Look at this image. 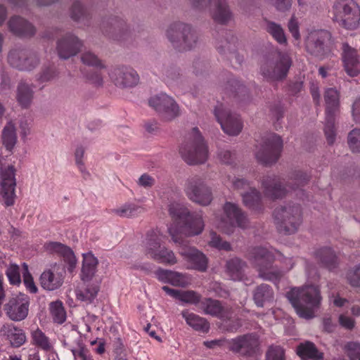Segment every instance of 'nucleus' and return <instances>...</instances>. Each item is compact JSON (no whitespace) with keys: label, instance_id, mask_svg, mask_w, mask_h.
<instances>
[{"label":"nucleus","instance_id":"nucleus-59","mask_svg":"<svg viewBox=\"0 0 360 360\" xmlns=\"http://www.w3.org/2000/svg\"><path fill=\"white\" fill-rule=\"evenodd\" d=\"M6 275L11 285L20 283V268L17 264H11L6 269Z\"/></svg>","mask_w":360,"mask_h":360},{"label":"nucleus","instance_id":"nucleus-15","mask_svg":"<svg viewBox=\"0 0 360 360\" xmlns=\"http://www.w3.org/2000/svg\"><path fill=\"white\" fill-rule=\"evenodd\" d=\"M195 8L203 10L210 8L211 15L214 22L225 25L232 18L231 11L226 0H189Z\"/></svg>","mask_w":360,"mask_h":360},{"label":"nucleus","instance_id":"nucleus-31","mask_svg":"<svg viewBox=\"0 0 360 360\" xmlns=\"http://www.w3.org/2000/svg\"><path fill=\"white\" fill-rule=\"evenodd\" d=\"M162 289L167 295L181 301L182 302L194 305L199 304V307L200 306V302L202 300V297L199 293L194 290H176L170 288L167 285H164Z\"/></svg>","mask_w":360,"mask_h":360},{"label":"nucleus","instance_id":"nucleus-26","mask_svg":"<svg viewBox=\"0 0 360 360\" xmlns=\"http://www.w3.org/2000/svg\"><path fill=\"white\" fill-rule=\"evenodd\" d=\"M262 187L264 195L271 200L281 199L287 193V190L282 186L280 178L275 175L264 177Z\"/></svg>","mask_w":360,"mask_h":360},{"label":"nucleus","instance_id":"nucleus-28","mask_svg":"<svg viewBox=\"0 0 360 360\" xmlns=\"http://www.w3.org/2000/svg\"><path fill=\"white\" fill-rule=\"evenodd\" d=\"M8 25L9 30L16 36L30 37L36 32L35 27L30 22L19 16L12 17Z\"/></svg>","mask_w":360,"mask_h":360},{"label":"nucleus","instance_id":"nucleus-7","mask_svg":"<svg viewBox=\"0 0 360 360\" xmlns=\"http://www.w3.org/2000/svg\"><path fill=\"white\" fill-rule=\"evenodd\" d=\"M167 37L173 47L179 51L193 49L198 40L193 28L181 22H174L169 26L167 30Z\"/></svg>","mask_w":360,"mask_h":360},{"label":"nucleus","instance_id":"nucleus-56","mask_svg":"<svg viewBox=\"0 0 360 360\" xmlns=\"http://www.w3.org/2000/svg\"><path fill=\"white\" fill-rule=\"evenodd\" d=\"M347 143L352 153H360V129H354L349 133Z\"/></svg>","mask_w":360,"mask_h":360},{"label":"nucleus","instance_id":"nucleus-5","mask_svg":"<svg viewBox=\"0 0 360 360\" xmlns=\"http://www.w3.org/2000/svg\"><path fill=\"white\" fill-rule=\"evenodd\" d=\"M273 215L276 228L281 233H295L302 223V210L299 205L287 204L276 207Z\"/></svg>","mask_w":360,"mask_h":360},{"label":"nucleus","instance_id":"nucleus-36","mask_svg":"<svg viewBox=\"0 0 360 360\" xmlns=\"http://www.w3.org/2000/svg\"><path fill=\"white\" fill-rule=\"evenodd\" d=\"M160 234L158 230H150L146 233V239L143 241L145 253L152 259L155 257L158 252L162 248L160 245Z\"/></svg>","mask_w":360,"mask_h":360},{"label":"nucleus","instance_id":"nucleus-45","mask_svg":"<svg viewBox=\"0 0 360 360\" xmlns=\"http://www.w3.org/2000/svg\"><path fill=\"white\" fill-rule=\"evenodd\" d=\"M17 141V136L14 125L8 122L2 131V142L7 150L11 152Z\"/></svg>","mask_w":360,"mask_h":360},{"label":"nucleus","instance_id":"nucleus-29","mask_svg":"<svg viewBox=\"0 0 360 360\" xmlns=\"http://www.w3.org/2000/svg\"><path fill=\"white\" fill-rule=\"evenodd\" d=\"M314 255L321 265L329 271H333L338 268L340 260L332 248H321L314 252Z\"/></svg>","mask_w":360,"mask_h":360},{"label":"nucleus","instance_id":"nucleus-33","mask_svg":"<svg viewBox=\"0 0 360 360\" xmlns=\"http://www.w3.org/2000/svg\"><path fill=\"white\" fill-rule=\"evenodd\" d=\"M181 315L185 319L186 323L193 330L201 333H207L209 331L210 325L205 318L191 312L187 309L183 310Z\"/></svg>","mask_w":360,"mask_h":360},{"label":"nucleus","instance_id":"nucleus-27","mask_svg":"<svg viewBox=\"0 0 360 360\" xmlns=\"http://www.w3.org/2000/svg\"><path fill=\"white\" fill-rule=\"evenodd\" d=\"M182 223L181 231L186 236H195L200 234L205 226L202 217L198 213L190 212Z\"/></svg>","mask_w":360,"mask_h":360},{"label":"nucleus","instance_id":"nucleus-54","mask_svg":"<svg viewBox=\"0 0 360 360\" xmlns=\"http://www.w3.org/2000/svg\"><path fill=\"white\" fill-rule=\"evenodd\" d=\"M169 213L170 216L176 220H179L181 222L188 217V214L190 213L186 207L178 204L171 203L169 205Z\"/></svg>","mask_w":360,"mask_h":360},{"label":"nucleus","instance_id":"nucleus-55","mask_svg":"<svg viewBox=\"0 0 360 360\" xmlns=\"http://www.w3.org/2000/svg\"><path fill=\"white\" fill-rule=\"evenodd\" d=\"M70 17L74 21H81L88 18L86 9L78 1L73 3L70 9Z\"/></svg>","mask_w":360,"mask_h":360},{"label":"nucleus","instance_id":"nucleus-19","mask_svg":"<svg viewBox=\"0 0 360 360\" xmlns=\"http://www.w3.org/2000/svg\"><path fill=\"white\" fill-rule=\"evenodd\" d=\"M11 66L22 71H30L37 67L39 60L37 54L25 49H13L8 55Z\"/></svg>","mask_w":360,"mask_h":360},{"label":"nucleus","instance_id":"nucleus-47","mask_svg":"<svg viewBox=\"0 0 360 360\" xmlns=\"http://www.w3.org/2000/svg\"><path fill=\"white\" fill-rule=\"evenodd\" d=\"M266 31L280 44H285L287 39L281 25L273 21L266 20Z\"/></svg>","mask_w":360,"mask_h":360},{"label":"nucleus","instance_id":"nucleus-61","mask_svg":"<svg viewBox=\"0 0 360 360\" xmlns=\"http://www.w3.org/2000/svg\"><path fill=\"white\" fill-rule=\"evenodd\" d=\"M266 360H285L284 349L280 346H271L266 354Z\"/></svg>","mask_w":360,"mask_h":360},{"label":"nucleus","instance_id":"nucleus-41","mask_svg":"<svg viewBox=\"0 0 360 360\" xmlns=\"http://www.w3.org/2000/svg\"><path fill=\"white\" fill-rule=\"evenodd\" d=\"M84 286L76 291L77 298L91 303L97 296L100 290L98 282L84 281Z\"/></svg>","mask_w":360,"mask_h":360},{"label":"nucleus","instance_id":"nucleus-50","mask_svg":"<svg viewBox=\"0 0 360 360\" xmlns=\"http://www.w3.org/2000/svg\"><path fill=\"white\" fill-rule=\"evenodd\" d=\"M76 342L77 347L70 349L75 359L79 358L82 360H94L89 350L80 338H78Z\"/></svg>","mask_w":360,"mask_h":360},{"label":"nucleus","instance_id":"nucleus-63","mask_svg":"<svg viewBox=\"0 0 360 360\" xmlns=\"http://www.w3.org/2000/svg\"><path fill=\"white\" fill-rule=\"evenodd\" d=\"M25 272L23 273V282L27 291L30 293L35 294L38 291V288L36 286L31 274L28 271L27 265L23 264Z\"/></svg>","mask_w":360,"mask_h":360},{"label":"nucleus","instance_id":"nucleus-34","mask_svg":"<svg viewBox=\"0 0 360 360\" xmlns=\"http://www.w3.org/2000/svg\"><path fill=\"white\" fill-rule=\"evenodd\" d=\"M247 264L238 257L231 258L226 261V273L233 281H241L245 276Z\"/></svg>","mask_w":360,"mask_h":360},{"label":"nucleus","instance_id":"nucleus-53","mask_svg":"<svg viewBox=\"0 0 360 360\" xmlns=\"http://www.w3.org/2000/svg\"><path fill=\"white\" fill-rule=\"evenodd\" d=\"M229 86L231 87V91L234 94V97H242L240 101H244L246 98H249V93L247 88L240 84L239 81L236 79H232L229 81Z\"/></svg>","mask_w":360,"mask_h":360},{"label":"nucleus","instance_id":"nucleus-20","mask_svg":"<svg viewBox=\"0 0 360 360\" xmlns=\"http://www.w3.org/2000/svg\"><path fill=\"white\" fill-rule=\"evenodd\" d=\"M329 38V33L324 30L310 32L305 41L307 51L319 58H324L329 51L327 46Z\"/></svg>","mask_w":360,"mask_h":360},{"label":"nucleus","instance_id":"nucleus-25","mask_svg":"<svg viewBox=\"0 0 360 360\" xmlns=\"http://www.w3.org/2000/svg\"><path fill=\"white\" fill-rule=\"evenodd\" d=\"M342 60L344 70L349 77H354L359 75L360 59L356 49L349 46L347 44H343Z\"/></svg>","mask_w":360,"mask_h":360},{"label":"nucleus","instance_id":"nucleus-44","mask_svg":"<svg viewBox=\"0 0 360 360\" xmlns=\"http://www.w3.org/2000/svg\"><path fill=\"white\" fill-rule=\"evenodd\" d=\"M46 251L50 253H57L62 255L63 257L70 260V262L75 264V255L72 250L59 242H49L44 245Z\"/></svg>","mask_w":360,"mask_h":360},{"label":"nucleus","instance_id":"nucleus-38","mask_svg":"<svg viewBox=\"0 0 360 360\" xmlns=\"http://www.w3.org/2000/svg\"><path fill=\"white\" fill-rule=\"evenodd\" d=\"M274 292L272 288L266 283L257 286L253 291V300L258 307H263L266 302L274 300Z\"/></svg>","mask_w":360,"mask_h":360},{"label":"nucleus","instance_id":"nucleus-9","mask_svg":"<svg viewBox=\"0 0 360 360\" xmlns=\"http://www.w3.org/2000/svg\"><path fill=\"white\" fill-rule=\"evenodd\" d=\"M334 20L342 27L354 30L360 25V8L354 0H339L334 6Z\"/></svg>","mask_w":360,"mask_h":360},{"label":"nucleus","instance_id":"nucleus-24","mask_svg":"<svg viewBox=\"0 0 360 360\" xmlns=\"http://www.w3.org/2000/svg\"><path fill=\"white\" fill-rule=\"evenodd\" d=\"M82 42L72 34H67L58 41L57 51L59 57L68 59L75 56L82 49Z\"/></svg>","mask_w":360,"mask_h":360},{"label":"nucleus","instance_id":"nucleus-12","mask_svg":"<svg viewBox=\"0 0 360 360\" xmlns=\"http://www.w3.org/2000/svg\"><path fill=\"white\" fill-rule=\"evenodd\" d=\"M339 92L335 88H328L324 92L326 120L324 133L329 145L335 141V115L339 107Z\"/></svg>","mask_w":360,"mask_h":360},{"label":"nucleus","instance_id":"nucleus-13","mask_svg":"<svg viewBox=\"0 0 360 360\" xmlns=\"http://www.w3.org/2000/svg\"><path fill=\"white\" fill-rule=\"evenodd\" d=\"M283 147L281 137L271 134L266 137L255 153L257 160L263 165H271L279 159Z\"/></svg>","mask_w":360,"mask_h":360},{"label":"nucleus","instance_id":"nucleus-49","mask_svg":"<svg viewBox=\"0 0 360 360\" xmlns=\"http://www.w3.org/2000/svg\"><path fill=\"white\" fill-rule=\"evenodd\" d=\"M226 38L221 40L217 44V49L219 53H225L226 51L234 52L238 41L237 38L231 33H226Z\"/></svg>","mask_w":360,"mask_h":360},{"label":"nucleus","instance_id":"nucleus-39","mask_svg":"<svg viewBox=\"0 0 360 360\" xmlns=\"http://www.w3.org/2000/svg\"><path fill=\"white\" fill-rule=\"evenodd\" d=\"M98 259L91 252L83 255L81 278L83 281H89L96 274Z\"/></svg>","mask_w":360,"mask_h":360},{"label":"nucleus","instance_id":"nucleus-2","mask_svg":"<svg viewBox=\"0 0 360 360\" xmlns=\"http://www.w3.org/2000/svg\"><path fill=\"white\" fill-rule=\"evenodd\" d=\"M286 297L299 316L307 319L314 316L322 300L320 289L312 285L293 288L287 292Z\"/></svg>","mask_w":360,"mask_h":360},{"label":"nucleus","instance_id":"nucleus-35","mask_svg":"<svg viewBox=\"0 0 360 360\" xmlns=\"http://www.w3.org/2000/svg\"><path fill=\"white\" fill-rule=\"evenodd\" d=\"M242 199L244 205L251 210L261 212L264 209L262 194L255 188L243 193Z\"/></svg>","mask_w":360,"mask_h":360},{"label":"nucleus","instance_id":"nucleus-60","mask_svg":"<svg viewBox=\"0 0 360 360\" xmlns=\"http://www.w3.org/2000/svg\"><path fill=\"white\" fill-rule=\"evenodd\" d=\"M211 240L210 241V245L215 248L218 250H223L229 251L231 250V244L229 242L223 241L219 236L216 233L212 231L210 233Z\"/></svg>","mask_w":360,"mask_h":360},{"label":"nucleus","instance_id":"nucleus-14","mask_svg":"<svg viewBox=\"0 0 360 360\" xmlns=\"http://www.w3.org/2000/svg\"><path fill=\"white\" fill-rule=\"evenodd\" d=\"M224 213L229 221V224L221 221L218 225L219 229L226 234L233 232L235 226L245 229L250 226V221L247 214L243 211L237 204L226 202L223 207Z\"/></svg>","mask_w":360,"mask_h":360},{"label":"nucleus","instance_id":"nucleus-18","mask_svg":"<svg viewBox=\"0 0 360 360\" xmlns=\"http://www.w3.org/2000/svg\"><path fill=\"white\" fill-rule=\"evenodd\" d=\"M200 309L203 314L221 321L231 320L234 313L233 309L230 304L211 297L203 298L200 302Z\"/></svg>","mask_w":360,"mask_h":360},{"label":"nucleus","instance_id":"nucleus-22","mask_svg":"<svg viewBox=\"0 0 360 360\" xmlns=\"http://www.w3.org/2000/svg\"><path fill=\"white\" fill-rule=\"evenodd\" d=\"M109 76L114 84L120 87H132L139 81L136 71L127 66L115 68L110 71Z\"/></svg>","mask_w":360,"mask_h":360},{"label":"nucleus","instance_id":"nucleus-43","mask_svg":"<svg viewBox=\"0 0 360 360\" xmlns=\"http://www.w3.org/2000/svg\"><path fill=\"white\" fill-rule=\"evenodd\" d=\"M31 344L44 352L53 350V344L50 338L39 328L31 333Z\"/></svg>","mask_w":360,"mask_h":360},{"label":"nucleus","instance_id":"nucleus-62","mask_svg":"<svg viewBox=\"0 0 360 360\" xmlns=\"http://www.w3.org/2000/svg\"><path fill=\"white\" fill-rule=\"evenodd\" d=\"M139 207L134 204H125L115 210V213L122 217H130L136 214Z\"/></svg>","mask_w":360,"mask_h":360},{"label":"nucleus","instance_id":"nucleus-58","mask_svg":"<svg viewBox=\"0 0 360 360\" xmlns=\"http://www.w3.org/2000/svg\"><path fill=\"white\" fill-rule=\"evenodd\" d=\"M344 350L350 360H360V344L349 342L344 346Z\"/></svg>","mask_w":360,"mask_h":360},{"label":"nucleus","instance_id":"nucleus-11","mask_svg":"<svg viewBox=\"0 0 360 360\" xmlns=\"http://www.w3.org/2000/svg\"><path fill=\"white\" fill-rule=\"evenodd\" d=\"M184 191L190 200L201 206L209 205L213 200L212 188L200 176L188 178Z\"/></svg>","mask_w":360,"mask_h":360},{"label":"nucleus","instance_id":"nucleus-1","mask_svg":"<svg viewBox=\"0 0 360 360\" xmlns=\"http://www.w3.org/2000/svg\"><path fill=\"white\" fill-rule=\"evenodd\" d=\"M245 257L252 266L257 271L258 276L274 284L279 283L284 274L294 266L292 258H283V266L280 269L274 266L276 260L274 254L268 248L258 245L248 249Z\"/></svg>","mask_w":360,"mask_h":360},{"label":"nucleus","instance_id":"nucleus-30","mask_svg":"<svg viewBox=\"0 0 360 360\" xmlns=\"http://www.w3.org/2000/svg\"><path fill=\"white\" fill-rule=\"evenodd\" d=\"M0 332L9 341L13 347H20L26 342L24 330L13 324L4 325Z\"/></svg>","mask_w":360,"mask_h":360},{"label":"nucleus","instance_id":"nucleus-23","mask_svg":"<svg viewBox=\"0 0 360 360\" xmlns=\"http://www.w3.org/2000/svg\"><path fill=\"white\" fill-rule=\"evenodd\" d=\"M148 103L156 111L165 113L168 120L174 119L179 115V108L176 103L165 94L150 98Z\"/></svg>","mask_w":360,"mask_h":360},{"label":"nucleus","instance_id":"nucleus-52","mask_svg":"<svg viewBox=\"0 0 360 360\" xmlns=\"http://www.w3.org/2000/svg\"><path fill=\"white\" fill-rule=\"evenodd\" d=\"M154 257L153 259L169 265H174L177 262L176 258L172 250L162 248Z\"/></svg>","mask_w":360,"mask_h":360},{"label":"nucleus","instance_id":"nucleus-17","mask_svg":"<svg viewBox=\"0 0 360 360\" xmlns=\"http://www.w3.org/2000/svg\"><path fill=\"white\" fill-rule=\"evenodd\" d=\"M30 299L28 295L19 293L8 300L4 309L7 316L13 321H21L28 315Z\"/></svg>","mask_w":360,"mask_h":360},{"label":"nucleus","instance_id":"nucleus-3","mask_svg":"<svg viewBox=\"0 0 360 360\" xmlns=\"http://www.w3.org/2000/svg\"><path fill=\"white\" fill-rule=\"evenodd\" d=\"M179 153L188 165L204 163L208 158V149L198 127H193L188 139L181 146Z\"/></svg>","mask_w":360,"mask_h":360},{"label":"nucleus","instance_id":"nucleus-8","mask_svg":"<svg viewBox=\"0 0 360 360\" xmlns=\"http://www.w3.org/2000/svg\"><path fill=\"white\" fill-rule=\"evenodd\" d=\"M229 344L228 350L247 359H255L262 354L259 336L255 333L230 339Z\"/></svg>","mask_w":360,"mask_h":360},{"label":"nucleus","instance_id":"nucleus-16","mask_svg":"<svg viewBox=\"0 0 360 360\" xmlns=\"http://www.w3.org/2000/svg\"><path fill=\"white\" fill-rule=\"evenodd\" d=\"M214 113L224 133L238 136L241 132L243 124L238 115L225 109L221 104L214 108Z\"/></svg>","mask_w":360,"mask_h":360},{"label":"nucleus","instance_id":"nucleus-57","mask_svg":"<svg viewBox=\"0 0 360 360\" xmlns=\"http://www.w3.org/2000/svg\"><path fill=\"white\" fill-rule=\"evenodd\" d=\"M81 60L84 64L89 66H92L98 69L105 68L97 56L91 51H86L82 53Z\"/></svg>","mask_w":360,"mask_h":360},{"label":"nucleus","instance_id":"nucleus-21","mask_svg":"<svg viewBox=\"0 0 360 360\" xmlns=\"http://www.w3.org/2000/svg\"><path fill=\"white\" fill-rule=\"evenodd\" d=\"M101 29L105 35L117 41L126 40L130 35V31L125 21L117 16L104 20Z\"/></svg>","mask_w":360,"mask_h":360},{"label":"nucleus","instance_id":"nucleus-51","mask_svg":"<svg viewBox=\"0 0 360 360\" xmlns=\"http://www.w3.org/2000/svg\"><path fill=\"white\" fill-rule=\"evenodd\" d=\"M345 278L352 287L360 288V263L347 269Z\"/></svg>","mask_w":360,"mask_h":360},{"label":"nucleus","instance_id":"nucleus-42","mask_svg":"<svg viewBox=\"0 0 360 360\" xmlns=\"http://www.w3.org/2000/svg\"><path fill=\"white\" fill-rule=\"evenodd\" d=\"M34 97L32 88L26 82L21 81L17 89V101L23 108H27L32 103Z\"/></svg>","mask_w":360,"mask_h":360},{"label":"nucleus","instance_id":"nucleus-40","mask_svg":"<svg viewBox=\"0 0 360 360\" xmlns=\"http://www.w3.org/2000/svg\"><path fill=\"white\" fill-rule=\"evenodd\" d=\"M41 286L47 290H54L60 288L63 283L61 274H55L51 270L44 271L39 278Z\"/></svg>","mask_w":360,"mask_h":360},{"label":"nucleus","instance_id":"nucleus-64","mask_svg":"<svg viewBox=\"0 0 360 360\" xmlns=\"http://www.w3.org/2000/svg\"><path fill=\"white\" fill-rule=\"evenodd\" d=\"M58 76V72L55 67L51 66L44 68L41 73L39 80L41 82H49Z\"/></svg>","mask_w":360,"mask_h":360},{"label":"nucleus","instance_id":"nucleus-4","mask_svg":"<svg viewBox=\"0 0 360 360\" xmlns=\"http://www.w3.org/2000/svg\"><path fill=\"white\" fill-rule=\"evenodd\" d=\"M292 63L288 53L278 51L265 58L261 65L260 72L267 79L281 81L287 77Z\"/></svg>","mask_w":360,"mask_h":360},{"label":"nucleus","instance_id":"nucleus-48","mask_svg":"<svg viewBox=\"0 0 360 360\" xmlns=\"http://www.w3.org/2000/svg\"><path fill=\"white\" fill-rule=\"evenodd\" d=\"M309 178L310 176L307 173L302 171H295L292 174L290 181L288 182V186L292 191H295L307 184Z\"/></svg>","mask_w":360,"mask_h":360},{"label":"nucleus","instance_id":"nucleus-37","mask_svg":"<svg viewBox=\"0 0 360 360\" xmlns=\"http://www.w3.org/2000/svg\"><path fill=\"white\" fill-rule=\"evenodd\" d=\"M296 353L302 360H322L323 358L315 344L310 341L300 343L296 348Z\"/></svg>","mask_w":360,"mask_h":360},{"label":"nucleus","instance_id":"nucleus-46","mask_svg":"<svg viewBox=\"0 0 360 360\" xmlns=\"http://www.w3.org/2000/svg\"><path fill=\"white\" fill-rule=\"evenodd\" d=\"M49 311L54 323L62 324L65 321L66 311L61 301L51 302L49 304Z\"/></svg>","mask_w":360,"mask_h":360},{"label":"nucleus","instance_id":"nucleus-10","mask_svg":"<svg viewBox=\"0 0 360 360\" xmlns=\"http://www.w3.org/2000/svg\"><path fill=\"white\" fill-rule=\"evenodd\" d=\"M169 233L172 240L181 245L179 253L190 265V269L197 270L200 272H205L207 269L208 259L207 257L198 249L188 247L184 245V240L181 234H179L172 228L169 229Z\"/></svg>","mask_w":360,"mask_h":360},{"label":"nucleus","instance_id":"nucleus-6","mask_svg":"<svg viewBox=\"0 0 360 360\" xmlns=\"http://www.w3.org/2000/svg\"><path fill=\"white\" fill-rule=\"evenodd\" d=\"M15 169L7 157L0 154V200L5 207L14 205L15 199Z\"/></svg>","mask_w":360,"mask_h":360},{"label":"nucleus","instance_id":"nucleus-32","mask_svg":"<svg viewBox=\"0 0 360 360\" xmlns=\"http://www.w3.org/2000/svg\"><path fill=\"white\" fill-rule=\"evenodd\" d=\"M155 275L162 283H169L174 286L184 287L188 283L184 274L160 267L155 271Z\"/></svg>","mask_w":360,"mask_h":360}]
</instances>
